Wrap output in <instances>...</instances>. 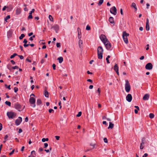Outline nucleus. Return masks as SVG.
<instances>
[{"instance_id":"f257e3e1","label":"nucleus","mask_w":157,"mask_h":157,"mask_svg":"<svg viewBox=\"0 0 157 157\" xmlns=\"http://www.w3.org/2000/svg\"><path fill=\"white\" fill-rule=\"evenodd\" d=\"M103 49L101 46H99L97 48V53L98 58L101 59L102 58Z\"/></svg>"},{"instance_id":"f03ea898","label":"nucleus","mask_w":157,"mask_h":157,"mask_svg":"<svg viewBox=\"0 0 157 157\" xmlns=\"http://www.w3.org/2000/svg\"><path fill=\"white\" fill-rule=\"evenodd\" d=\"M6 114L9 119H13L17 116L16 113L12 111L8 112Z\"/></svg>"},{"instance_id":"7ed1b4c3","label":"nucleus","mask_w":157,"mask_h":157,"mask_svg":"<svg viewBox=\"0 0 157 157\" xmlns=\"http://www.w3.org/2000/svg\"><path fill=\"white\" fill-rule=\"evenodd\" d=\"M129 34L127 33L126 32L124 31L123 32L122 34L124 42L126 44H127L128 43L127 37L129 36Z\"/></svg>"},{"instance_id":"20e7f679","label":"nucleus","mask_w":157,"mask_h":157,"mask_svg":"<svg viewBox=\"0 0 157 157\" xmlns=\"http://www.w3.org/2000/svg\"><path fill=\"white\" fill-rule=\"evenodd\" d=\"M125 90L126 92L127 93H128L131 89V87L130 84L129 82V81L128 80H125Z\"/></svg>"},{"instance_id":"39448f33","label":"nucleus","mask_w":157,"mask_h":157,"mask_svg":"<svg viewBox=\"0 0 157 157\" xmlns=\"http://www.w3.org/2000/svg\"><path fill=\"white\" fill-rule=\"evenodd\" d=\"M29 102L31 104V106L34 108L36 106L35 105V99L34 98L30 97L29 99Z\"/></svg>"},{"instance_id":"423d86ee","label":"nucleus","mask_w":157,"mask_h":157,"mask_svg":"<svg viewBox=\"0 0 157 157\" xmlns=\"http://www.w3.org/2000/svg\"><path fill=\"white\" fill-rule=\"evenodd\" d=\"M104 44H105L106 48L108 50H111V43L108 40L104 43Z\"/></svg>"},{"instance_id":"0eeeda50","label":"nucleus","mask_w":157,"mask_h":157,"mask_svg":"<svg viewBox=\"0 0 157 157\" xmlns=\"http://www.w3.org/2000/svg\"><path fill=\"white\" fill-rule=\"evenodd\" d=\"M14 106V108L19 111L22 110V106L18 102H17L15 104Z\"/></svg>"},{"instance_id":"6e6552de","label":"nucleus","mask_w":157,"mask_h":157,"mask_svg":"<svg viewBox=\"0 0 157 157\" xmlns=\"http://www.w3.org/2000/svg\"><path fill=\"white\" fill-rule=\"evenodd\" d=\"M145 68L147 70H151L153 68V65L151 63H149L146 64Z\"/></svg>"},{"instance_id":"1a4fd4ad","label":"nucleus","mask_w":157,"mask_h":157,"mask_svg":"<svg viewBox=\"0 0 157 157\" xmlns=\"http://www.w3.org/2000/svg\"><path fill=\"white\" fill-rule=\"evenodd\" d=\"M110 11L111 13L114 15H116L117 14V9L115 6H113L110 9Z\"/></svg>"},{"instance_id":"9d476101","label":"nucleus","mask_w":157,"mask_h":157,"mask_svg":"<svg viewBox=\"0 0 157 157\" xmlns=\"http://www.w3.org/2000/svg\"><path fill=\"white\" fill-rule=\"evenodd\" d=\"M100 38L103 43L108 41L105 36L104 35H101L100 36Z\"/></svg>"},{"instance_id":"9b49d317","label":"nucleus","mask_w":157,"mask_h":157,"mask_svg":"<svg viewBox=\"0 0 157 157\" xmlns=\"http://www.w3.org/2000/svg\"><path fill=\"white\" fill-rule=\"evenodd\" d=\"M22 121V118L21 117H19L18 119L16 120L15 121V124L17 125H18L20 124Z\"/></svg>"},{"instance_id":"f8f14e48","label":"nucleus","mask_w":157,"mask_h":157,"mask_svg":"<svg viewBox=\"0 0 157 157\" xmlns=\"http://www.w3.org/2000/svg\"><path fill=\"white\" fill-rule=\"evenodd\" d=\"M132 99V97L131 94H128L126 97V99L127 101L129 102L131 101Z\"/></svg>"},{"instance_id":"ddd939ff","label":"nucleus","mask_w":157,"mask_h":157,"mask_svg":"<svg viewBox=\"0 0 157 157\" xmlns=\"http://www.w3.org/2000/svg\"><path fill=\"white\" fill-rule=\"evenodd\" d=\"M21 9L20 7H17L16 10V14L18 15L21 13Z\"/></svg>"},{"instance_id":"4468645a","label":"nucleus","mask_w":157,"mask_h":157,"mask_svg":"<svg viewBox=\"0 0 157 157\" xmlns=\"http://www.w3.org/2000/svg\"><path fill=\"white\" fill-rule=\"evenodd\" d=\"M146 20L147 21L146 25V29L147 31H148L150 29L149 25V24L148 19V18H147Z\"/></svg>"},{"instance_id":"2eb2a0df","label":"nucleus","mask_w":157,"mask_h":157,"mask_svg":"<svg viewBox=\"0 0 157 157\" xmlns=\"http://www.w3.org/2000/svg\"><path fill=\"white\" fill-rule=\"evenodd\" d=\"M52 28H53L56 31V32H57V31L59 29V26L57 25H56L52 26Z\"/></svg>"},{"instance_id":"dca6fc26","label":"nucleus","mask_w":157,"mask_h":157,"mask_svg":"<svg viewBox=\"0 0 157 157\" xmlns=\"http://www.w3.org/2000/svg\"><path fill=\"white\" fill-rule=\"evenodd\" d=\"M149 97V95L148 94H145L143 97V99L144 100H147Z\"/></svg>"},{"instance_id":"f3484780","label":"nucleus","mask_w":157,"mask_h":157,"mask_svg":"<svg viewBox=\"0 0 157 157\" xmlns=\"http://www.w3.org/2000/svg\"><path fill=\"white\" fill-rule=\"evenodd\" d=\"M27 42V40L26 39H24L23 41V43H24V46L26 48L29 45V44H26Z\"/></svg>"},{"instance_id":"a211bd4d","label":"nucleus","mask_w":157,"mask_h":157,"mask_svg":"<svg viewBox=\"0 0 157 157\" xmlns=\"http://www.w3.org/2000/svg\"><path fill=\"white\" fill-rule=\"evenodd\" d=\"M109 21L112 24H113V25L114 24V21L113 19V17H110L109 19Z\"/></svg>"},{"instance_id":"6ab92c4d","label":"nucleus","mask_w":157,"mask_h":157,"mask_svg":"<svg viewBox=\"0 0 157 157\" xmlns=\"http://www.w3.org/2000/svg\"><path fill=\"white\" fill-rule=\"evenodd\" d=\"M131 6L132 7L134 8L135 11H136L137 10L136 6V4L135 3L133 2L132 3Z\"/></svg>"},{"instance_id":"aec40b11","label":"nucleus","mask_w":157,"mask_h":157,"mask_svg":"<svg viewBox=\"0 0 157 157\" xmlns=\"http://www.w3.org/2000/svg\"><path fill=\"white\" fill-rule=\"evenodd\" d=\"M57 59L59 60V63H61L63 61V58L62 57H60L58 58Z\"/></svg>"},{"instance_id":"412c9836","label":"nucleus","mask_w":157,"mask_h":157,"mask_svg":"<svg viewBox=\"0 0 157 157\" xmlns=\"http://www.w3.org/2000/svg\"><path fill=\"white\" fill-rule=\"evenodd\" d=\"M114 126V124H113L112 122H109V127H108V128L109 129L110 128L112 129L113 128Z\"/></svg>"},{"instance_id":"4be33fe9","label":"nucleus","mask_w":157,"mask_h":157,"mask_svg":"<svg viewBox=\"0 0 157 157\" xmlns=\"http://www.w3.org/2000/svg\"><path fill=\"white\" fill-rule=\"evenodd\" d=\"M114 70L115 71H118V67L117 64L114 66Z\"/></svg>"},{"instance_id":"5701e85b","label":"nucleus","mask_w":157,"mask_h":157,"mask_svg":"<svg viewBox=\"0 0 157 157\" xmlns=\"http://www.w3.org/2000/svg\"><path fill=\"white\" fill-rule=\"evenodd\" d=\"M10 16L9 15H7L5 18V21L7 22V20L8 19H9L10 18Z\"/></svg>"},{"instance_id":"b1692460","label":"nucleus","mask_w":157,"mask_h":157,"mask_svg":"<svg viewBox=\"0 0 157 157\" xmlns=\"http://www.w3.org/2000/svg\"><path fill=\"white\" fill-rule=\"evenodd\" d=\"M145 138H143L142 140L141 143V145H144L145 144Z\"/></svg>"},{"instance_id":"393cba45","label":"nucleus","mask_w":157,"mask_h":157,"mask_svg":"<svg viewBox=\"0 0 157 157\" xmlns=\"http://www.w3.org/2000/svg\"><path fill=\"white\" fill-rule=\"evenodd\" d=\"M44 95L47 98H48L49 96L48 95V92L47 91H45L44 92Z\"/></svg>"},{"instance_id":"a878e982","label":"nucleus","mask_w":157,"mask_h":157,"mask_svg":"<svg viewBox=\"0 0 157 157\" xmlns=\"http://www.w3.org/2000/svg\"><path fill=\"white\" fill-rule=\"evenodd\" d=\"M103 1L104 0H100L98 3V5L99 6L101 5L103 3Z\"/></svg>"},{"instance_id":"bb28decb","label":"nucleus","mask_w":157,"mask_h":157,"mask_svg":"<svg viewBox=\"0 0 157 157\" xmlns=\"http://www.w3.org/2000/svg\"><path fill=\"white\" fill-rule=\"evenodd\" d=\"M5 103L7 105H8L9 106H11V102L9 101H6L5 102Z\"/></svg>"},{"instance_id":"cd10ccee","label":"nucleus","mask_w":157,"mask_h":157,"mask_svg":"<svg viewBox=\"0 0 157 157\" xmlns=\"http://www.w3.org/2000/svg\"><path fill=\"white\" fill-rule=\"evenodd\" d=\"M79 29V28H78V29ZM78 38L79 39H80L81 37V32H78Z\"/></svg>"},{"instance_id":"c85d7f7f","label":"nucleus","mask_w":157,"mask_h":157,"mask_svg":"<svg viewBox=\"0 0 157 157\" xmlns=\"http://www.w3.org/2000/svg\"><path fill=\"white\" fill-rule=\"evenodd\" d=\"M42 103L41 100L40 99H37V105H40Z\"/></svg>"},{"instance_id":"c756f323","label":"nucleus","mask_w":157,"mask_h":157,"mask_svg":"<svg viewBox=\"0 0 157 157\" xmlns=\"http://www.w3.org/2000/svg\"><path fill=\"white\" fill-rule=\"evenodd\" d=\"M149 117L151 119L153 118L154 117V115L153 113H150L149 115Z\"/></svg>"},{"instance_id":"7c9ffc66","label":"nucleus","mask_w":157,"mask_h":157,"mask_svg":"<svg viewBox=\"0 0 157 157\" xmlns=\"http://www.w3.org/2000/svg\"><path fill=\"white\" fill-rule=\"evenodd\" d=\"M25 36V35L24 34H22L21 36L19 37V39L20 40H22L23 37H24Z\"/></svg>"},{"instance_id":"2f4dec72","label":"nucleus","mask_w":157,"mask_h":157,"mask_svg":"<svg viewBox=\"0 0 157 157\" xmlns=\"http://www.w3.org/2000/svg\"><path fill=\"white\" fill-rule=\"evenodd\" d=\"M48 138H43L42 139V141L43 142H45L46 141H48Z\"/></svg>"},{"instance_id":"473e14b6","label":"nucleus","mask_w":157,"mask_h":157,"mask_svg":"<svg viewBox=\"0 0 157 157\" xmlns=\"http://www.w3.org/2000/svg\"><path fill=\"white\" fill-rule=\"evenodd\" d=\"M17 55V54L16 53H14L13 55L10 56V58L11 59L13 58Z\"/></svg>"},{"instance_id":"72a5a7b5","label":"nucleus","mask_w":157,"mask_h":157,"mask_svg":"<svg viewBox=\"0 0 157 157\" xmlns=\"http://www.w3.org/2000/svg\"><path fill=\"white\" fill-rule=\"evenodd\" d=\"M49 20L52 21H53V17H52V16L51 15H49Z\"/></svg>"},{"instance_id":"f704fd0d","label":"nucleus","mask_w":157,"mask_h":157,"mask_svg":"<svg viewBox=\"0 0 157 157\" xmlns=\"http://www.w3.org/2000/svg\"><path fill=\"white\" fill-rule=\"evenodd\" d=\"M78 44L80 46L82 44V41L81 40H80L78 41Z\"/></svg>"},{"instance_id":"c9c22d12","label":"nucleus","mask_w":157,"mask_h":157,"mask_svg":"<svg viewBox=\"0 0 157 157\" xmlns=\"http://www.w3.org/2000/svg\"><path fill=\"white\" fill-rule=\"evenodd\" d=\"M90 26L89 25H87L86 28V29L87 30H90Z\"/></svg>"},{"instance_id":"e433bc0d","label":"nucleus","mask_w":157,"mask_h":157,"mask_svg":"<svg viewBox=\"0 0 157 157\" xmlns=\"http://www.w3.org/2000/svg\"><path fill=\"white\" fill-rule=\"evenodd\" d=\"M33 18V16L32 14H29V16H28V19H31Z\"/></svg>"},{"instance_id":"4c0bfd02","label":"nucleus","mask_w":157,"mask_h":157,"mask_svg":"<svg viewBox=\"0 0 157 157\" xmlns=\"http://www.w3.org/2000/svg\"><path fill=\"white\" fill-rule=\"evenodd\" d=\"M5 86L9 90H10V85H9V86H7L6 84L5 85Z\"/></svg>"},{"instance_id":"58836bf2","label":"nucleus","mask_w":157,"mask_h":157,"mask_svg":"<svg viewBox=\"0 0 157 157\" xmlns=\"http://www.w3.org/2000/svg\"><path fill=\"white\" fill-rule=\"evenodd\" d=\"M82 114V112H78V113L77 115L76 116L77 117H80Z\"/></svg>"},{"instance_id":"ea45409f","label":"nucleus","mask_w":157,"mask_h":157,"mask_svg":"<svg viewBox=\"0 0 157 157\" xmlns=\"http://www.w3.org/2000/svg\"><path fill=\"white\" fill-rule=\"evenodd\" d=\"M97 92H98V95L99 96L100 95L101 90L100 88H98L97 90Z\"/></svg>"},{"instance_id":"a19ab883","label":"nucleus","mask_w":157,"mask_h":157,"mask_svg":"<svg viewBox=\"0 0 157 157\" xmlns=\"http://www.w3.org/2000/svg\"><path fill=\"white\" fill-rule=\"evenodd\" d=\"M48 111L49 113H53L54 111L52 109H49Z\"/></svg>"},{"instance_id":"79ce46f5","label":"nucleus","mask_w":157,"mask_h":157,"mask_svg":"<svg viewBox=\"0 0 157 157\" xmlns=\"http://www.w3.org/2000/svg\"><path fill=\"white\" fill-rule=\"evenodd\" d=\"M14 92L16 93L18 91V88L17 87H15L14 88Z\"/></svg>"},{"instance_id":"37998d69","label":"nucleus","mask_w":157,"mask_h":157,"mask_svg":"<svg viewBox=\"0 0 157 157\" xmlns=\"http://www.w3.org/2000/svg\"><path fill=\"white\" fill-rule=\"evenodd\" d=\"M56 46L58 48L60 47V43H56Z\"/></svg>"},{"instance_id":"c03bdc74","label":"nucleus","mask_w":157,"mask_h":157,"mask_svg":"<svg viewBox=\"0 0 157 157\" xmlns=\"http://www.w3.org/2000/svg\"><path fill=\"white\" fill-rule=\"evenodd\" d=\"M52 67L53 69L54 70H55L56 69V65L54 63L52 65Z\"/></svg>"},{"instance_id":"a18cd8bd","label":"nucleus","mask_w":157,"mask_h":157,"mask_svg":"<svg viewBox=\"0 0 157 157\" xmlns=\"http://www.w3.org/2000/svg\"><path fill=\"white\" fill-rule=\"evenodd\" d=\"M104 141L105 143H107L108 142L107 139L106 138H104Z\"/></svg>"},{"instance_id":"49530a36","label":"nucleus","mask_w":157,"mask_h":157,"mask_svg":"<svg viewBox=\"0 0 157 157\" xmlns=\"http://www.w3.org/2000/svg\"><path fill=\"white\" fill-rule=\"evenodd\" d=\"M18 56L20 57L21 59H24V57L22 55H19Z\"/></svg>"},{"instance_id":"de8ad7c7","label":"nucleus","mask_w":157,"mask_h":157,"mask_svg":"<svg viewBox=\"0 0 157 157\" xmlns=\"http://www.w3.org/2000/svg\"><path fill=\"white\" fill-rule=\"evenodd\" d=\"M48 144L47 143H45L44 144V148H46L47 147H48Z\"/></svg>"},{"instance_id":"09e8293b","label":"nucleus","mask_w":157,"mask_h":157,"mask_svg":"<svg viewBox=\"0 0 157 157\" xmlns=\"http://www.w3.org/2000/svg\"><path fill=\"white\" fill-rule=\"evenodd\" d=\"M31 154H33V155H36L35 151H32L31 152Z\"/></svg>"},{"instance_id":"8fccbe9b","label":"nucleus","mask_w":157,"mask_h":157,"mask_svg":"<svg viewBox=\"0 0 157 157\" xmlns=\"http://www.w3.org/2000/svg\"><path fill=\"white\" fill-rule=\"evenodd\" d=\"M14 150H13L12 151H11V152L9 153V155H12V154H13V152H14Z\"/></svg>"},{"instance_id":"3c124183","label":"nucleus","mask_w":157,"mask_h":157,"mask_svg":"<svg viewBox=\"0 0 157 157\" xmlns=\"http://www.w3.org/2000/svg\"><path fill=\"white\" fill-rule=\"evenodd\" d=\"M2 128V125L0 123V131H1Z\"/></svg>"},{"instance_id":"603ef678","label":"nucleus","mask_w":157,"mask_h":157,"mask_svg":"<svg viewBox=\"0 0 157 157\" xmlns=\"http://www.w3.org/2000/svg\"><path fill=\"white\" fill-rule=\"evenodd\" d=\"M55 138L56 140H59V139L60 138V137L58 136H56Z\"/></svg>"},{"instance_id":"864d4df0","label":"nucleus","mask_w":157,"mask_h":157,"mask_svg":"<svg viewBox=\"0 0 157 157\" xmlns=\"http://www.w3.org/2000/svg\"><path fill=\"white\" fill-rule=\"evenodd\" d=\"M18 68V67L17 66H15L14 67H12V68L13 69H17Z\"/></svg>"},{"instance_id":"5fc2aeb1","label":"nucleus","mask_w":157,"mask_h":157,"mask_svg":"<svg viewBox=\"0 0 157 157\" xmlns=\"http://www.w3.org/2000/svg\"><path fill=\"white\" fill-rule=\"evenodd\" d=\"M148 155L147 153H145L144 155L142 156V157H146Z\"/></svg>"},{"instance_id":"6e6d98bb","label":"nucleus","mask_w":157,"mask_h":157,"mask_svg":"<svg viewBox=\"0 0 157 157\" xmlns=\"http://www.w3.org/2000/svg\"><path fill=\"white\" fill-rule=\"evenodd\" d=\"M144 145H141V144H140V149H142L144 148V146H143Z\"/></svg>"},{"instance_id":"4d7b16f0","label":"nucleus","mask_w":157,"mask_h":157,"mask_svg":"<svg viewBox=\"0 0 157 157\" xmlns=\"http://www.w3.org/2000/svg\"><path fill=\"white\" fill-rule=\"evenodd\" d=\"M43 150V149L42 147H40L39 149V151H41Z\"/></svg>"},{"instance_id":"13d9d810","label":"nucleus","mask_w":157,"mask_h":157,"mask_svg":"<svg viewBox=\"0 0 157 157\" xmlns=\"http://www.w3.org/2000/svg\"><path fill=\"white\" fill-rule=\"evenodd\" d=\"M8 7L6 6H5L3 7V8H2V10L3 11H4V10H5L6 9V8H7Z\"/></svg>"},{"instance_id":"bf43d9fd","label":"nucleus","mask_w":157,"mask_h":157,"mask_svg":"<svg viewBox=\"0 0 157 157\" xmlns=\"http://www.w3.org/2000/svg\"><path fill=\"white\" fill-rule=\"evenodd\" d=\"M45 60L44 59H42L41 60V61L40 62L41 63H44V62H45Z\"/></svg>"},{"instance_id":"052dcab7","label":"nucleus","mask_w":157,"mask_h":157,"mask_svg":"<svg viewBox=\"0 0 157 157\" xmlns=\"http://www.w3.org/2000/svg\"><path fill=\"white\" fill-rule=\"evenodd\" d=\"M8 138V136L7 135H6L4 137L5 140H6Z\"/></svg>"},{"instance_id":"680f3d73","label":"nucleus","mask_w":157,"mask_h":157,"mask_svg":"<svg viewBox=\"0 0 157 157\" xmlns=\"http://www.w3.org/2000/svg\"><path fill=\"white\" fill-rule=\"evenodd\" d=\"M10 62L13 65L15 63V62L13 60H11Z\"/></svg>"},{"instance_id":"e2e57ef3","label":"nucleus","mask_w":157,"mask_h":157,"mask_svg":"<svg viewBox=\"0 0 157 157\" xmlns=\"http://www.w3.org/2000/svg\"><path fill=\"white\" fill-rule=\"evenodd\" d=\"M26 61L30 63L31 62V61L28 58L26 59Z\"/></svg>"},{"instance_id":"0e129e2a","label":"nucleus","mask_w":157,"mask_h":157,"mask_svg":"<svg viewBox=\"0 0 157 157\" xmlns=\"http://www.w3.org/2000/svg\"><path fill=\"white\" fill-rule=\"evenodd\" d=\"M93 86L92 85H91L89 87V88L90 89H93Z\"/></svg>"},{"instance_id":"69168bd1","label":"nucleus","mask_w":157,"mask_h":157,"mask_svg":"<svg viewBox=\"0 0 157 157\" xmlns=\"http://www.w3.org/2000/svg\"><path fill=\"white\" fill-rule=\"evenodd\" d=\"M144 59V56H141L140 58V60H143Z\"/></svg>"},{"instance_id":"338daca9","label":"nucleus","mask_w":157,"mask_h":157,"mask_svg":"<svg viewBox=\"0 0 157 157\" xmlns=\"http://www.w3.org/2000/svg\"><path fill=\"white\" fill-rule=\"evenodd\" d=\"M28 118L27 117H26L25 119V121L26 122H28Z\"/></svg>"},{"instance_id":"774afa93","label":"nucleus","mask_w":157,"mask_h":157,"mask_svg":"<svg viewBox=\"0 0 157 157\" xmlns=\"http://www.w3.org/2000/svg\"><path fill=\"white\" fill-rule=\"evenodd\" d=\"M33 33L31 32L28 34V35L29 36H31L33 35Z\"/></svg>"}]
</instances>
